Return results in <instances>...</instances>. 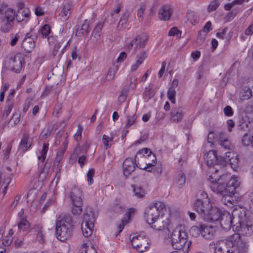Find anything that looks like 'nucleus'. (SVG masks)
I'll return each instance as SVG.
<instances>
[{"mask_svg":"<svg viewBox=\"0 0 253 253\" xmlns=\"http://www.w3.org/2000/svg\"><path fill=\"white\" fill-rule=\"evenodd\" d=\"M151 226L158 231H162L165 239L169 240L176 250H188L191 245V241H188V235L184 224L175 223L171 226L169 217L162 216Z\"/></svg>","mask_w":253,"mask_h":253,"instance_id":"1","label":"nucleus"},{"mask_svg":"<svg viewBox=\"0 0 253 253\" xmlns=\"http://www.w3.org/2000/svg\"><path fill=\"white\" fill-rule=\"evenodd\" d=\"M218 220L225 231H228L232 227L233 230L244 235L253 234V217L244 207L236 208L232 214L224 211Z\"/></svg>","mask_w":253,"mask_h":253,"instance_id":"2","label":"nucleus"},{"mask_svg":"<svg viewBox=\"0 0 253 253\" xmlns=\"http://www.w3.org/2000/svg\"><path fill=\"white\" fill-rule=\"evenodd\" d=\"M210 245L213 246L214 253H247L248 250V245L238 233L233 234L226 241L219 240Z\"/></svg>","mask_w":253,"mask_h":253,"instance_id":"3","label":"nucleus"},{"mask_svg":"<svg viewBox=\"0 0 253 253\" xmlns=\"http://www.w3.org/2000/svg\"><path fill=\"white\" fill-rule=\"evenodd\" d=\"M72 230V220L70 216H60L58 218L56 225V234L59 240L64 241L69 238L71 236Z\"/></svg>","mask_w":253,"mask_h":253,"instance_id":"4","label":"nucleus"},{"mask_svg":"<svg viewBox=\"0 0 253 253\" xmlns=\"http://www.w3.org/2000/svg\"><path fill=\"white\" fill-rule=\"evenodd\" d=\"M138 153L143 154L142 159L145 162L146 166L142 167L140 165L136 164L137 167H140V169H145L148 171L152 172L158 176L162 174L163 171L162 166L161 164L155 165L156 157L152 153L150 149L147 148L142 149Z\"/></svg>","mask_w":253,"mask_h":253,"instance_id":"5","label":"nucleus"},{"mask_svg":"<svg viewBox=\"0 0 253 253\" xmlns=\"http://www.w3.org/2000/svg\"><path fill=\"white\" fill-rule=\"evenodd\" d=\"M94 221L95 216L92 208L87 207L83 214L82 224V230L84 237L87 238L92 234Z\"/></svg>","mask_w":253,"mask_h":253,"instance_id":"6","label":"nucleus"},{"mask_svg":"<svg viewBox=\"0 0 253 253\" xmlns=\"http://www.w3.org/2000/svg\"><path fill=\"white\" fill-rule=\"evenodd\" d=\"M165 208V204L161 202L151 204L145 210L144 217L147 223L151 225L161 216L160 214Z\"/></svg>","mask_w":253,"mask_h":253,"instance_id":"7","label":"nucleus"},{"mask_svg":"<svg viewBox=\"0 0 253 253\" xmlns=\"http://www.w3.org/2000/svg\"><path fill=\"white\" fill-rule=\"evenodd\" d=\"M131 243L132 247L139 253L145 252L149 246L148 240L144 235L133 236Z\"/></svg>","mask_w":253,"mask_h":253,"instance_id":"8","label":"nucleus"},{"mask_svg":"<svg viewBox=\"0 0 253 253\" xmlns=\"http://www.w3.org/2000/svg\"><path fill=\"white\" fill-rule=\"evenodd\" d=\"M24 65V55L19 53L16 54L9 62L10 68L15 73H19L22 70Z\"/></svg>","mask_w":253,"mask_h":253,"instance_id":"9","label":"nucleus"},{"mask_svg":"<svg viewBox=\"0 0 253 253\" xmlns=\"http://www.w3.org/2000/svg\"><path fill=\"white\" fill-rule=\"evenodd\" d=\"M147 40V38L145 34L139 35L127 44V48L128 49H139L145 46Z\"/></svg>","mask_w":253,"mask_h":253,"instance_id":"10","label":"nucleus"},{"mask_svg":"<svg viewBox=\"0 0 253 253\" xmlns=\"http://www.w3.org/2000/svg\"><path fill=\"white\" fill-rule=\"evenodd\" d=\"M211 208V204L210 203L209 199L203 200L198 199L194 203L195 210L201 215L202 218Z\"/></svg>","mask_w":253,"mask_h":253,"instance_id":"11","label":"nucleus"},{"mask_svg":"<svg viewBox=\"0 0 253 253\" xmlns=\"http://www.w3.org/2000/svg\"><path fill=\"white\" fill-rule=\"evenodd\" d=\"M223 158L224 160L223 162L220 163L221 165L224 166L228 163L233 169H236L239 165V160L238 155L236 153L232 152H227Z\"/></svg>","mask_w":253,"mask_h":253,"instance_id":"12","label":"nucleus"},{"mask_svg":"<svg viewBox=\"0 0 253 253\" xmlns=\"http://www.w3.org/2000/svg\"><path fill=\"white\" fill-rule=\"evenodd\" d=\"M221 210L217 207H213L211 206V208L209 209L203 218L207 221L214 222L218 221L222 214Z\"/></svg>","mask_w":253,"mask_h":253,"instance_id":"13","label":"nucleus"},{"mask_svg":"<svg viewBox=\"0 0 253 253\" xmlns=\"http://www.w3.org/2000/svg\"><path fill=\"white\" fill-rule=\"evenodd\" d=\"M210 188L213 192L218 194L223 195L229 193L226 185L222 181L213 183L212 184H211Z\"/></svg>","mask_w":253,"mask_h":253,"instance_id":"14","label":"nucleus"},{"mask_svg":"<svg viewBox=\"0 0 253 253\" xmlns=\"http://www.w3.org/2000/svg\"><path fill=\"white\" fill-rule=\"evenodd\" d=\"M201 235L206 239L211 240L213 238L215 232L214 227L206 225H201Z\"/></svg>","mask_w":253,"mask_h":253,"instance_id":"15","label":"nucleus"},{"mask_svg":"<svg viewBox=\"0 0 253 253\" xmlns=\"http://www.w3.org/2000/svg\"><path fill=\"white\" fill-rule=\"evenodd\" d=\"M70 197L72 200V204H82V192L81 190L77 188L74 187L72 189L70 194Z\"/></svg>","mask_w":253,"mask_h":253,"instance_id":"16","label":"nucleus"},{"mask_svg":"<svg viewBox=\"0 0 253 253\" xmlns=\"http://www.w3.org/2000/svg\"><path fill=\"white\" fill-rule=\"evenodd\" d=\"M16 16L15 10L7 8L0 10V19L9 21H13Z\"/></svg>","mask_w":253,"mask_h":253,"instance_id":"17","label":"nucleus"},{"mask_svg":"<svg viewBox=\"0 0 253 253\" xmlns=\"http://www.w3.org/2000/svg\"><path fill=\"white\" fill-rule=\"evenodd\" d=\"M204 161L206 164L209 166H211L216 162L219 163V160L217 158L216 152L215 151H209L204 155Z\"/></svg>","mask_w":253,"mask_h":253,"instance_id":"18","label":"nucleus"},{"mask_svg":"<svg viewBox=\"0 0 253 253\" xmlns=\"http://www.w3.org/2000/svg\"><path fill=\"white\" fill-rule=\"evenodd\" d=\"M135 169L134 162L131 159H126L123 164V171L126 176L129 175Z\"/></svg>","mask_w":253,"mask_h":253,"instance_id":"19","label":"nucleus"},{"mask_svg":"<svg viewBox=\"0 0 253 253\" xmlns=\"http://www.w3.org/2000/svg\"><path fill=\"white\" fill-rule=\"evenodd\" d=\"M184 109L178 107L172 109L170 113V119L174 122H181L184 115Z\"/></svg>","mask_w":253,"mask_h":253,"instance_id":"20","label":"nucleus"},{"mask_svg":"<svg viewBox=\"0 0 253 253\" xmlns=\"http://www.w3.org/2000/svg\"><path fill=\"white\" fill-rule=\"evenodd\" d=\"M172 10L170 6L166 5L162 6L159 11V17L161 20H169L172 14Z\"/></svg>","mask_w":253,"mask_h":253,"instance_id":"21","label":"nucleus"},{"mask_svg":"<svg viewBox=\"0 0 253 253\" xmlns=\"http://www.w3.org/2000/svg\"><path fill=\"white\" fill-rule=\"evenodd\" d=\"M22 47L27 52H31L35 46V43L34 40L31 38L29 34L26 35L24 40L23 41Z\"/></svg>","mask_w":253,"mask_h":253,"instance_id":"22","label":"nucleus"},{"mask_svg":"<svg viewBox=\"0 0 253 253\" xmlns=\"http://www.w3.org/2000/svg\"><path fill=\"white\" fill-rule=\"evenodd\" d=\"M73 5L71 2H65L63 3L62 10L60 15L63 20H66L68 19L72 13Z\"/></svg>","mask_w":253,"mask_h":253,"instance_id":"23","label":"nucleus"},{"mask_svg":"<svg viewBox=\"0 0 253 253\" xmlns=\"http://www.w3.org/2000/svg\"><path fill=\"white\" fill-rule=\"evenodd\" d=\"M30 15V12L28 8L18 9L15 17L18 22L26 23L29 20Z\"/></svg>","mask_w":253,"mask_h":253,"instance_id":"24","label":"nucleus"},{"mask_svg":"<svg viewBox=\"0 0 253 253\" xmlns=\"http://www.w3.org/2000/svg\"><path fill=\"white\" fill-rule=\"evenodd\" d=\"M240 184L238 178L235 175L232 176L228 183L226 184L228 188V192L229 193L235 194V190Z\"/></svg>","mask_w":253,"mask_h":253,"instance_id":"25","label":"nucleus"},{"mask_svg":"<svg viewBox=\"0 0 253 253\" xmlns=\"http://www.w3.org/2000/svg\"><path fill=\"white\" fill-rule=\"evenodd\" d=\"M14 22L0 19V31L2 33H8L13 27Z\"/></svg>","mask_w":253,"mask_h":253,"instance_id":"26","label":"nucleus"},{"mask_svg":"<svg viewBox=\"0 0 253 253\" xmlns=\"http://www.w3.org/2000/svg\"><path fill=\"white\" fill-rule=\"evenodd\" d=\"M31 146V142L29 140V136L27 134L23 135L19 144V149L23 151H27Z\"/></svg>","mask_w":253,"mask_h":253,"instance_id":"27","label":"nucleus"},{"mask_svg":"<svg viewBox=\"0 0 253 253\" xmlns=\"http://www.w3.org/2000/svg\"><path fill=\"white\" fill-rule=\"evenodd\" d=\"M218 142L220 145L225 149H229L231 143L227 137L224 133H219L218 134Z\"/></svg>","mask_w":253,"mask_h":253,"instance_id":"28","label":"nucleus"},{"mask_svg":"<svg viewBox=\"0 0 253 253\" xmlns=\"http://www.w3.org/2000/svg\"><path fill=\"white\" fill-rule=\"evenodd\" d=\"M80 253H97L96 249L91 246L90 242L84 243L80 249Z\"/></svg>","mask_w":253,"mask_h":253,"instance_id":"29","label":"nucleus"},{"mask_svg":"<svg viewBox=\"0 0 253 253\" xmlns=\"http://www.w3.org/2000/svg\"><path fill=\"white\" fill-rule=\"evenodd\" d=\"M235 194L228 193L227 194L223 195V197L222 198V202L227 206L229 207H232L234 204L235 203V201L233 197H232V195H234Z\"/></svg>","mask_w":253,"mask_h":253,"instance_id":"30","label":"nucleus"},{"mask_svg":"<svg viewBox=\"0 0 253 253\" xmlns=\"http://www.w3.org/2000/svg\"><path fill=\"white\" fill-rule=\"evenodd\" d=\"M63 157V152H58L57 154L56 157L54 160L53 169L56 171V172H59L61 168L60 162Z\"/></svg>","mask_w":253,"mask_h":253,"instance_id":"31","label":"nucleus"},{"mask_svg":"<svg viewBox=\"0 0 253 253\" xmlns=\"http://www.w3.org/2000/svg\"><path fill=\"white\" fill-rule=\"evenodd\" d=\"M185 177L183 173H179L175 177L174 183L178 188H182L185 183Z\"/></svg>","mask_w":253,"mask_h":253,"instance_id":"32","label":"nucleus"},{"mask_svg":"<svg viewBox=\"0 0 253 253\" xmlns=\"http://www.w3.org/2000/svg\"><path fill=\"white\" fill-rule=\"evenodd\" d=\"M137 78L134 76H129L127 80L126 84V90L129 91L131 89H134L136 85Z\"/></svg>","mask_w":253,"mask_h":253,"instance_id":"33","label":"nucleus"},{"mask_svg":"<svg viewBox=\"0 0 253 253\" xmlns=\"http://www.w3.org/2000/svg\"><path fill=\"white\" fill-rule=\"evenodd\" d=\"M252 96L251 89L249 87H245L240 92V98L242 100H246Z\"/></svg>","mask_w":253,"mask_h":253,"instance_id":"34","label":"nucleus"},{"mask_svg":"<svg viewBox=\"0 0 253 253\" xmlns=\"http://www.w3.org/2000/svg\"><path fill=\"white\" fill-rule=\"evenodd\" d=\"M220 175L218 174V170L216 169L209 177L208 180L211 182V184L213 183H217L220 181Z\"/></svg>","mask_w":253,"mask_h":253,"instance_id":"35","label":"nucleus"},{"mask_svg":"<svg viewBox=\"0 0 253 253\" xmlns=\"http://www.w3.org/2000/svg\"><path fill=\"white\" fill-rule=\"evenodd\" d=\"M253 141V135L246 133L242 139V143L244 146H248L250 144L252 145Z\"/></svg>","mask_w":253,"mask_h":253,"instance_id":"36","label":"nucleus"},{"mask_svg":"<svg viewBox=\"0 0 253 253\" xmlns=\"http://www.w3.org/2000/svg\"><path fill=\"white\" fill-rule=\"evenodd\" d=\"M137 116L136 112L132 115H129L126 116L127 123L126 125V127H129L134 124L137 120Z\"/></svg>","mask_w":253,"mask_h":253,"instance_id":"37","label":"nucleus"},{"mask_svg":"<svg viewBox=\"0 0 253 253\" xmlns=\"http://www.w3.org/2000/svg\"><path fill=\"white\" fill-rule=\"evenodd\" d=\"M113 140L112 137H109L105 134L103 135L102 142L105 149H107L111 146Z\"/></svg>","mask_w":253,"mask_h":253,"instance_id":"38","label":"nucleus"},{"mask_svg":"<svg viewBox=\"0 0 253 253\" xmlns=\"http://www.w3.org/2000/svg\"><path fill=\"white\" fill-rule=\"evenodd\" d=\"M152 86L151 85H149L148 86L145 87V90L143 92V98L145 100H149L154 96V93L151 91Z\"/></svg>","mask_w":253,"mask_h":253,"instance_id":"39","label":"nucleus"},{"mask_svg":"<svg viewBox=\"0 0 253 253\" xmlns=\"http://www.w3.org/2000/svg\"><path fill=\"white\" fill-rule=\"evenodd\" d=\"M18 226L20 230L26 231L29 228L30 224L26 219L22 218Z\"/></svg>","mask_w":253,"mask_h":253,"instance_id":"40","label":"nucleus"},{"mask_svg":"<svg viewBox=\"0 0 253 253\" xmlns=\"http://www.w3.org/2000/svg\"><path fill=\"white\" fill-rule=\"evenodd\" d=\"M47 164L46 163L43 169L42 170L41 173L39 175V177L42 181H43L46 178L49 172L50 165V164L48 166H47Z\"/></svg>","mask_w":253,"mask_h":253,"instance_id":"41","label":"nucleus"},{"mask_svg":"<svg viewBox=\"0 0 253 253\" xmlns=\"http://www.w3.org/2000/svg\"><path fill=\"white\" fill-rule=\"evenodd\" d=\"M42 232V226L41 224L35 225L30 230V232L34 235L37 236Z\"/></svg>","mask_w":253,"mask_h":253,"instance_id":"42","label":"nucleus"},{"mask_svg":"<svg viewBox=\"0 0 253 253\" xmlns=\"http://www.w3.org/2000/svg\"><path fill=\"white\" fill-rule=\"evenodd\" d=\"M190 233L195 237H197L201 235V225L200 226H193L190 229Z\"/></svg>","mask_w":253,"mask_h":253,"instance_id":"43","label":"nucleus"},{"mask_svg":"<svg viewBox=\"0 0 253 253\" xmlns=\"http://www.w3.org/2000/svg\"><path fill=\"white\" fill-rule=\"evenodd\" d=\"M48 149V144L46 143H44L43 145L42 149V151L41 156L38 157V159L40 160H42V162H43L45 160L47 154V152Z\"/></svg>","mask_w":253,"mask_h":253,"instance_id":"44","label":"nucleus"},{"mask_svg":"<svg viewBox=\"0 0 253 253\" xmlns=\"http://www.w3.org/2000/svg\"><path fill=\"white\" fill-rule=\"evenodd\" d=\"M175 95H176V90L175 89L170 88L168 91L167 96L169 99L173 104L175 103Z\"/></svg>","mask_w":253,"mask_h":253,"instance_id":"45","label":"nucleus"},{"mask_svg":"<svg viewBox=\"0 0 253 253\" xmlns=\"http://www.w3.org/2000/svg\"><path fill=\"white\" fill-rule=\"evenodd\" d=\"M133 192L134 195L138 198H143L145 195L144 191L140 187H134Z\"/></svg>","mask_w":253,"mask_h":253,"instance_id":"46","label":"nucleus"},{"mask_svg":"<svg viewBox=\"0 0 253 253\" xmlns=\"http://www.w3.org/2000/svg\"><path fill=\"white\" fill-rule=\"evenodd\" d=\"M82 204H73L72 212L74 215L80 214L82 211Z\"/></svg>","mask_w":253,"mask_h":253,"instance_id":"47","label":"nucleus"},{"mask_svg":"<svg viewBox=\"0 0 253 253\" xmlns=\"http://www.w3.org/2000/svg\"><path fill=\"white\" fill-rule=\"evenodd\" d=\"M50 27L49 25H45L43 26L41 30V33L42 37L43 38L47 37L50 33Z\"/></svg>","mask_w":253,"mask_h":253,"instance_id":"48","label":"nucleus"},{"mask_svg":"<svg viewBox=\"0 0 253 253\" xmlns=\"http://www.w3.org/2000/svg\"><path fill=\"white\" fill-rule=\"evenodd\" d=\"M147 52L145 50L142 51L137 55L136 60L142 64L143 61L147 58Z\"/></svg>","mask_w":253,"mask_h":253,"instance_id":"49","label":"nucleus"},{"mask_svg":"<svg viewBox=\"0 0 253 253\" xmlns=\"http://www.w3.org/2000/svg\"><path fill=\"white\" fill-rule=\"evenodd\" d=\"M51 133V129L49 127H47L43 129L42 132L41 133L40 137L41 139H46L50 135Z\"/></svg>","mask_w":253,"mask_h":253,"instance_id":"50","label":"nucleus"},{"mask_svg":"<svg viewBox=\"0 0 253 253\" xmlns=\"http://www.w3.org/2000/svg\"><path fill=\"white\" fill-rule=\"evenodd\" d=\"M78 128L77 130L76 133L74 135V138L76 141H79L82 138V133L83 130V127L80 124L78 125Z\"/></svg>","mask_w":253,"mask_h":253,"instance_id":"51","label":"nucleus"},{"mask_svg":"<svg viewBox=\"0 0 253 253\" xmlns=\"http://www.w3.org/2000/svg\"><path fill=\"white\" fill-rule=\"evenodd\" d=\"M181 32L178 30L176 28L173 27L169 31L168 35L169 36H176L179 38L181 37Z\"/></svg>","mask_w":253,"mask_h":253,"instance_id":"52","label":"nucleus"},{"mask_svg":"<svg viewBox=\"0 0 253 253\" xmlns=\"http://www.w3.org/2000/svg\"><path fill=\"white\" fill-rule=\"evenodd\" d=\"M128 92V91L126 89L123 90L118 97V102H119L120 104L124 102L127 98Z\"/></svg>","mask_w":253,"mask_h":253,"instance_id":"53","label":"nucleus"},{"mask_svg":"<svg viewBox=\"0 0 253 253\" xmlns=\"http://www.w3.org/2000/svg\"><path fill=\"white\" fill-rule=\"evenodd\" d=\"M11 180V178L9 176H7L4 178V181L2 183H0V186L1 188L3 187V190L2 191L3 194H5L6 193V189L10 183Z\"/></svg>","mask_w":253,"mask_h":253,"instance_id":"54","label":"nucleus"},{"mask_svg":"<svg viewBox=\"0 0 253 253\" xmlns=\"http://www.w3.org/2000/svg\"><path fill=\"white\" fill-rule=\"evenodd\" d=\"M102 27L103 26L101 23H98L95 27L92 34L97 38H99L101 35V31L102 30Z\"/></svg>","mask_w":253,"mask_h":253,"instance_id":"55","label":"nucleus"},{"mask_svg":"<svg viewBox=\"0 0 253 253\" xmlns=\"http://www.w3.org/2000/svg\"><path fill=\"white\" fill-rule=\"evenodd\" d=\"M94 175V170L93 169H90L87 173V180L88 184L91 185L93 183V177Z\"/></svg>","mask_w":253,"mask_h":253,"instance_id":"56","label":"nucleus"},{"mask_svg":"<svg viewBox=\"0 0 253 253\" xmlns=\"http://www.w3.org/2000/svg\"><path fill=\"white\" fill-rule=\"evenodd\" d=\"M219 5V2L216 0H213L210 4L208 6V10L211 12L215 10Z\"/></svg>","mask_w":253,"mask_h":253,"instance_id":"57","label":"nucleus"},{"mask_svg":"<svg viewBox=\"0 0 253 253\" xmlns=\"http://www.w3.org/2000/svg\"><path fill=\"white\" fill-rule=\"evenodd\" d=\"M146 6L144 5H141L140 6V8L138 10L137 12V17L139 18V20L140 21H142L143 17V15L144 14V12L145 10Z\"/></svg>","mask_w":253,"mask_h":253,"instance_id":"58","label":"nucleus"},{"mask_svg":"<svg viewBox=\"0 0 253 253\" xmlns=\"http://www.w3.org/2000/svg\"><path fill=\"white\" fill-rule=\"evenodd\" d=\"M81 30L82 31L81 33L83 34H87L88 33L89 30V23L85 20L84 21V23L83 24Z\"/></svg>","mask_w":253,"mask_h":253,"instance_id":"59","label":"nucleus"},{"mask_svg":"<svg viewBox=\"0 0 253 253\" xmlns=\"http://www.w3.org/2000/svg\"><path fill=\"white\" fill-rule=\"evenodd\" d=\"M12 107H13V102H9L7 105V107L3 112V116L4 117L6 118L9 115Z\"/></svg>","mask_w":253,"mask_h":253,"instance_id":"60","label":"nucleus"},{"mask_svg":"<svg viewBox=\"0 0 253 253\" xmlns=\"http://www.w3.org/2000/svg\"><path fill=\"white\" fill-rule=\"evenodd\" d=\"M20 37H21V35L19 33H17L16 34H15L12 38V39H11V41L10 42V45L12 46L15 45L17 44L18 40L20 39Z\"/></svg>","mask_w":253,"mask_h":253,"instance_id":"61","label":"nucleus"},{"mask_svg":"<svg viewBox=\"0 0 253 253\" xmlns=\"http://www.w3.org/2000/svg\"><path fill=\"white\" fill-rule=\"evenodd\" d=\"M128 15L127 14H124L121 17L119 25H121L122 26H124L127 23Z\"/></svg>","mask_w":253,"mask_h":253,"instance_id":"62","label":"nucleus"},{"mask_svg":"<svg viewBox=\"0 0 253 253\" xmlns=\"http://www.w3.org/2000/svg\"><path fill=\"white\" fill-rule=\"evenodd\" d=\"M115 75V71L114 69H109L107 76L106 79L108 81H111L113 79Z\"/></svg>","mask_w":253,"mask_h":253,"instance_id":"63","label":"nucleus"},{"mask_svg":"<svg viewBox=\"0 0 253 253\" xmlns=\"http://www.w3.org/2000/svg\"><path fill=\"white\" fill-rule=\"evenodd\" d=\"M245 34L247 36H251L253 34V23L251 24L245 30Z\"/></svg>","mask_w":253,"mask_h":253,"instance_id":"64","label":"nucleus"}]
</instances>
